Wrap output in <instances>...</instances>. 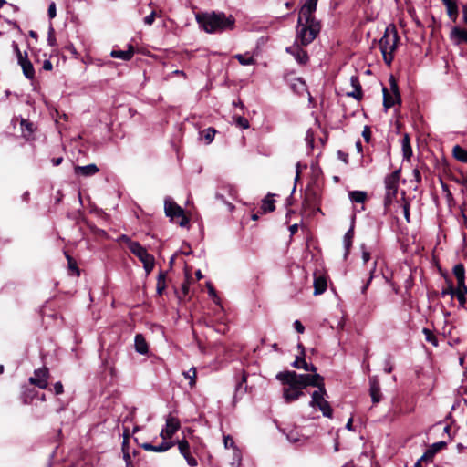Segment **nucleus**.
I'll use <instances>...</instances> for the list:
<instances>
[{"label":"nucleus","instance_id":"31","mask_svg":"<svg viewBox=\"0 0 467 467\" xmlns=\"http://www.w3.org/2000/svg\"><path fill=\"white\" fill-rule=\"evenodd\" d=\"M452 153L456 160H458L463 163L467 162V150H465L461 146H459V145L454 146L453 150H452Z\"/></svg>","mask_w":467,"mask_h":467},{"label":"nucleus","instance_id":"2","mask_svg":"<svg viewBox=\"0 0 467 467\" xmlns=\"http://www.w3.org/2000/svg\"><path fill=\"white\" fill-rule=\"evenodd\" d=\"M296 371L286 370L276 374L275 378L283 384V398L285 403H291L297 400L304 395V387L300 380L294 377Z\"/></svg>","mask_w":467,"mask_h":467},{"label":"nucleus","instance_id":"24","mask_svg":"<svg viewBox=\"0 0 467 467\" xmlns=\"http://www.w3.org/2000/svg\"><path fill=\"white\" fill-rule=\"evenodd\" d=\"M22 67L24 76L28 79H33L35 78V69L32 63L27 59V57L18 62Z\"/></svg>","mask_w":467,"mask_h":467},{"label":"nucleus","instance_id":"29","mask_svg":"<svg viewBox=\"0 0 467 467\" xmlns=\"http://www.w3.org/2000/svg\"><path fill=\"white\" fill-rule=\"evenodd\" d=\"M348 197L352 202L363 203L367 199V193L363 191H351Z\"/></svg>","mask_w":467,"mask_h":467},{"label":"nucleus","instance_id":"54","mask_svg":"<svg viewBox=\"0 0 467 467\" xmlns=\"http://www.w3.org/2000/svg\"><path fill=\"white\" fill-rule=\"evenodd\" d=\"M53 391L56 395H60L64 391L63 385L60 381L56 382L53 387Z\"/></svg>","mask_w":467,"mask_h":467},{"label":"nucleus","instance_id":"5","mask_svg":"<svg viewBox=\"0 0 467 467\" xmlns=\"http://www.w3.org/2000/svg\"><path fill=\"white\" fill-rule=\"evenodd\" d=\"M400 170H396L390 174L387 175L384 181L385 183V198L384 205L388 208L396 198L398 193L399 181H400Z\"/></svg>","mask_w":467,"mask_h":467},{"label":"nucleus","instance_id":"55","mask_svg":"<svg viewBox=\"0 0 467 467\" xmlns=\"http://www.w3.org/2000/svg\"><path fill=\"white\" fill-rule=\"evenodd\" d=\"M362 136L367 142H369L371 138V130L368 126H365L362 131Z\"/></svg>","mask_w":467,"mask_h":467},{"label":"nucleus","instance_id":"13","mask_svg":"<svg viewBox=\"0 0 467 467\" xmlns=\"http://www.w3.org/2000/svg\"><path fill=\"white\" fill-rule=\"evenodd\" d=\"M285 50L287 53L291 54L301 65H304L308 61L309 57L307 52L298 46L288 47Z\"/></svg>","mask_w":467,"mask_h":467},{"label":"nucleus","instance_id":"39","mask_svg":"<svg viewBox=\"0 0 467 467\" xmlns=\"http://www.w3.org/2000/svg\"><path fill=\"white\" fill-rule=\"evenodd\" d=\"M178 449L180 453L184 456L190 452V444L186 440H182L178 441Z\"/></svg>","mask_w":467,"mask_h":467},{"label":"nucleus","instance_id":"27","mask_svg":"<svg viewBox=\"0 0 467 467\" xmlns=\"http://www.w3.org/2000/svg\"><path fill=\"white\" fill-rule=\"evenodd\" d=\"M353 238H354V228H353V226H351L349 228V230L344 235L343 243H344V247H345V254H344L345 258H347V256L349 254V250L352 245Z\"/></svg>","mask_w":467,"mask_h":467},{"label":"nucleus","instance_id":"38","mask_svg":"<svg viewBox=\"0 0 467 467\" xmlns=\"http://www.w3.org/2000/svg\"><path fill=\"white\" fill-rule=\"evenodd\" d=\"M233 452V462H231L232 467H240L241 461H242V454L241 451L238 450L237 447L234 448Z\"/></svg>","mask_w":467,"mask_h":467},{"label":"nucleus","instance_id":"34","mask_svg":"<svg viewBox=\"0 0 467 467\" xmlns=\"http://www.w3.org/2000/svg\"><path fill=\"white\" fill-rule=\"evenodd\" d=\"M215 133L216 130L214 128L210 127L208 129L203 130L201 132V136L207 144H210L213 140Z\"/></svg>","mask_w":467,"mask_h":467},{"label":"nucleus","instance_id":"58","mask_svg":"<svg viewBox=\"0 0 467 467\" xmlns=\"http://www.w3.org/2000/svg\"><path fill=\"white\" fill-rule=\"evenodd\" d=\"M215 197H216V199L221 200L222 202H223L229 207V210H233L234 208V206L232 203L227 202L224 200L223 195L222 193L216 192Z\"/></svg>","mask_w":467,"mask_h":467},{"label":"nucleus","instance_id":"10","mask_svg":"<svg viewBox=\"0 0 467 467\" xmlns=\"http://www.w3.org/2000/svg\"><path fill=\"white\" fill-rule=\"evenodd\" d=\"M179 428L180 421L176 418L169 416L166 419L165 428L161 430L160 436L163 440L171 439L172 435L178 431Z\"/></svg>","mask_w":467,"mask_h":467},{"label":"nucleus","instance_id":"20","mask_svg":"<svg viewBox=\"0 0 467 467\" xmlns=\"http://www.w3.org/2000/svg\"><path fill=\"white\" fill-rule=\"evenodd\" d=\"M327 396V390L325 387H321L319 389L315 390L311 395V400L309 402V406L315 408L320 402L325 400V398Z\"/></svg>","mask_w":467,"mask_h":467},{"label":"nucleus","instance_id":"4","mask_svg":"<svg viewBox=\"0 0 467 467\" xmlns=\"http://www.w3.org/2000/svg\"><path fill=\"white\" fill-rule=\"evenodd\" d=\"M398 41L399 36L395 26H388L385 29L384 35L379 42L383 60L388 66H389L393 61V53L397 48Z\"/></svg>","mask_w":467,"mask_h":467},{"label":"nucleus","instance_id":"47","mask_svg":"<svg viewBox=\"0 0 467 467\" xmlns=\"http://www.w3.org/2000/svg\"><path fill=\"white\" fill-rule=\"evenodd\" d=\"M389 83H390V91L389 92L395 93L396 98L399 99V94H400L399 87H398V84L393 77L390 78Z\"/></svg>","mask_w":467,"mask_h":467},{"label":"nucleus","instance_id":"30","mask_svg":"<svg viewBox=\"0 0 467 467\" xmlns=\"http://www.w3.org/2000/svg\"><path fill=\"white\" fill-rule=\"evenodd\" d=\"M466 295H467V285L465 283L463 285H458V290H456V294L454 296L457 297L459 304L461 306H464L466 303Z\"/></svg>","mask_w":467,"mask_h":467},{"label":"nucleus","instance_id":"61","mask_svg":"<svg viewBox=\"0 0 467 467\" xmlns=\"http://www.w3.org/2000/svg\"><path fill=\"white\" fill-rule=\"evenodd\" d=\"M119 240L126 243L128 247L130 248V245L131 243H136L135 241H131L130 238L125 234H122L120 237H119Z\"/></svg>","mask_w":467,"mask_h":467},{"label":"nucleus","instance_id":"21","mask_svg":"<svg viewBox=\"0 0 467 467\" xmlns=\"http://www.w3.org/2000/svg\"><path fill=\"white\" fill-rule=\"evenodd\" d=\"M314 295H321L323 294L327 287V279L322 275H315L314 278Z\"/></svg>","mask_w":467,"mask_h":467},{"label":"nucleus","instance_id":"33","mask_svg":"<svg viewBox=\"0 0 467 467\" xmlns=\"http://www.w3.org/2000/svg\"><path fill=\"white\" fill-rule=\"evenodd\" d=\"M275 209V201L267 195L264 200L261 206V210L264 213L273 212Z\"/></svg>","mask_w":467,"mask_h":467},{"label":"nucleus","instance_id":"63","mask_svg":"<svg viewBox=\"0 0 467 467\" xmlns=\"http://www.w3.org/2000/svg\"><path fill=\"white\" fill-rule=\"evenodd\" d=\"M165 289V283H161V281L157 284V292L158 294H161L163 290Z\"/></svg>","mask_w":467,"mask_h":467},{"label":"nucleus","instance_id":"51","mask_svg":"<svg viewBox=\"0 0 467 467\" xmlns=\"http://www.w3.org/2000/svg\"><path fill=\"white\" fill-rule=\"evenodd\" d=\"M360 248L362 250L363 262L366 264L370 259V253L367 250L366 245L364 244H361Z\"/></svg>","mask_w":467,"mask_h":467},{"label":"nucleus","instance_id":"1","mask_svg":"<svg viewBox=\"0 0 467 467\" xmlns=\"http://www.w3.org/2000/svg\"><path fill=\"white\" fill-rule=\"evenodd\" d=\"M195 17L199 26L208 34H221L233 30L235 26L234 17L223 12H202Z\"/></svg>","mask_w":467,"mask_h":467},{"label":"nucleus","instance_id":"19","mask_svg":"<svg viewBox=\"0 0 467 467\" xmlns=\"http://www.w3.org/2000/svg\"><path fill=\"white\" fill-rule=\"evenodd\" d=\"M134 53V47L131 45H129L128 50H112L110 52V57L113 58L129 61L132 58Z\"/></svg>","mask_w":467,"mask_h":467},{"label":"nucleus","instance_id":"44","mask_svg":"<svg viewBox=\"0 0 467 467\" xmlns=\"http://www.w3.org/2000/svg\"><path fill=\"white\" fill-rule=\"evenodd\" d=\"M157 13L155 10H151L150 13L143 18V22L146 26H151L154 23Z\"/></svg>","mask_w":467,"mask_h":467},{"label":"nucleus","instance_id":"57","mask_svg":"<svg viewBox=\"0 0 467 467\" xmlns=\"http://www.w3.org/2000/svg\"><path fill=\"white\" fill-rule=\"evenodd\" d=\"M47 41H48V44L50 46H54L55 43H56V38L54 36V29H53V27H50V29H49Z\"/></svg>","mask_w":467,"mask_h":467},{"label":"nucleus","instance_id":"62","mask_svg":"<svg viewBox=\"0 0 467 467\" xmlns=\"http://www.w3.org/2000/svg\"><path fill=\"white\" fill-rule=\"evenodd\" d=\"M63 161V158L62 157H58V158H53L51 160V162L54 166H58L62 163Z\"/></svg>","mask_w":467,"mask_h":467},{"label":"nucleus","instance_id":"22","mask_svg":"<svg viewBox=\"0 0 467 467\" xmlns=\"http://www.w3.org/2000/svg\"><path fill=\"white\" fill-rule=\"evenodd\" d=\"M443 5L446 6L447 14L449 17L456 22L458 18V5L454 0H441Z\"/></svg>","mask_w":467,"mask_h":467},{"label":"nucleus","instance_id":"16","mask_svg":"<svg viewBox=\"0 0 467 467\" xmlns=\"http://www.w3.org/2000/svg\"><path fill=\"white\" fill-rule=\"evenodd\" d=\"M383 106L386 109H390L396 103H400V95L399 94V99L396 98L395 93L389 92L387 88H383Z\"/></svg>","mask_w":467,"mask_h":467},{"label":"nucleus","instance_id":"17","mask_svg":"<svg viewBox=\"0 0 467 467\" xmlns=\"http://www.w3.org/2000/svg\"><path fill=\"white\" fill-rule=\"evenodd\" d=\"M447 443L445 441H438L433 443L421 456L420 460L431 461L433 456L441 449L445 448Z\"/></svg>","mask_w":467,"mask_h":467},{"label":"nucleus","instance_id":"52","mask_svg":"<svg viewBox=\"0 0 467 467\" xmlns=\"http://www.w3.org/2000/svg\"><path fill=\"white\" fill-rule=\"evenodd\" d=\"M47 15L50 19H53L57 16L56 4L54 2L49 4Z\"/></svg>","mask_w":467,"mask_h":467},{"label":"nucleus","instance_id":"32","mask_svg":"<svg viewBox=\"0 0 467 467\" xmlns=\"http://www.w3.org/2000/svg\"><path fill=\"white\" fill-rule=\"evenodd\" d=\"M317 407L321 410L324 417L332 418L333 410L328 401L325 400L322 402H320Z\"/></svg>","mask_w":467,"mask_h":467},{"label":"nucleus","instance_id":"12","mask_svg":"<svg viewBox=\"0 0 467 467\" xmlns=\"http://www.w3.org/2000/svg\"><path fill=\"white\" fill-rule=\"evenodd\" d=\"M450 37L455 45L467 44V29L454 26L451 30Z\"/></svg>","mask_w":467,"mask_h":467},{"label":"nucleus","instance_id":"35","mask_svg":"<svg viewBox=\"0 0 467 467\" xmlns=\"http://www.w3.org/2000/svg\"><path fill=\"white\" fill-rule=\"evenodd\" d=\"M402 151L404 158L409 159L412 155V150L410 143V138L406 134L402 139Z\"/></svg>","mask_w":467,"mask_h":467},{"label":"nucleus","instance_id":"40","mask_svg":"<svg viewBox=\"0 0 467 467\" xmlns=\"http://www.w3.org/2000/svg\"><path fill=\"white\" fill-rule=\"evenodd\" d=\"M174 445L172 441L164 440L160 445L155 446V452H163L171 449Z\"/></svg>","mask_w":467,"mask_h":467},{"label":"nucleus","instance_id":"11","mask_svg":"<svg viewBox=\"0 0 467 467\" xmlns=\"http://www.w3.org/2000/svg\"><path fill=\"white\" fill-rule=\"evenodd\" d=\"M317 10V4L306 0L299 10L298 18L305 19L307 21L317 20L314 16V13Z\"/></svg>","mask_w":467,"mask_h":467},{"label":"nucleus","instance_id":"15","mask_svg":"<svg viewBox=\"0 0 467 467\" xmlns=\"http://www.w3.org/2000/svg\"><path fill=\"white\" fill-rule=\"evenodd\" d=\"M369 394L374 404L379 403L381 400V389L376 377H371L369 379Z\"/></svg>","mask_w":467,"mask_h":467},{"label":"nucleus","instance_id":"14","mask_svg":"<svg viewBox=\"0 0 467 467\" xmlns=\"http://www.w3.org/2000/svg\"><path fill=\"white\" fill-rule=\"evenodd\" d=\"M99 171L98 166L94 163L88 164L86 166L77 165L74 167V173L78 176L90 177Z\"/></svg>","mask_w":467,"mask_h":467},{"label":"nucleus","instance_id":"49","mask_svg":"<svg viewBox=\"0 0 467 467\" xmlns=\"http://www.w3.org/2000/svg\"><path fill=\"white\" fill-rule=\"evenodd\" d=\"M423 333L424 335L426 336V340L428 342H431V343H433L434 345H436V338L435 337L432 335L431 331L428 328H423Z\"/></svg>","mask_w":467,"mask_h":467},{"label":"nucleus","instance_id":"45","mask_svg":"<svg viewBox=\"0 0 467 467\" xmlns=\"http://www.w3.org/2000/svg\"><path fill=\"white\" fill-rule=\"evenodd\" d=\"M186 379H190V385L192 387L195 384L196 369L192 368L189 371L184 373Z\"/></svg>","mask_w":467,"mask_h":467},{"label":"nucleus","instance_id":"53","mask_svg":"<svg viewBox=\"0 0 467 467\" xmlns=\"http://www.w3.org/2000/svg\"><path fill=\"white\" fill-rule=\"evenodd\" d=\"M183 457L190 466H192V467L197 466V464H198L197 460L194 457H192L190 452L188 454H185Z\"/></svg>","mask_w":467,"mask_h":467},{"label":"nucleus","instance_id":"6","mask_svg":"<svg viewBox=\"0 0 467 467\" xmlns=\"http://www.w3.org/2000/svg\"><path fill=\"white\" fill-rule=\"evenodd\" d=\"M164 211L166 216L170 217L171 220L178 217L181 220L178 222V224L181 227H185L189 223V219L185 216L183 209L179 206L171 197H166L164 200Z\"/></svg>","mask_w":467,"mask_h":467},{"label":"nucleus","instance_id":"60","mask_svg":"<svg viewBox=\"0 0 467 467\" xmlns=\"http://www.w3.org/2000/svg\"><path fill=\"white\" fill-rule=\"evenodd\" d=\"M141 448L145 451L155 452V445H152L151 443L145 442L141 444Z\"/></svg>","mask_w":467,"mask_h":467},{"label":"nucleus","instance_id":"18","mask_svg":"<svg viewBox=\"0 0 467 467\" xmlns=\"http://www.w3.org/2000/svg\"><path fill=\"white\" fill-rule=\"evenodd\" d=\"M350 84L353 88L352 91H348L347 95L352 97L358 100L362 98V88L358 76H352L350 78Z\"/></svg>","mask_w":467,"mask_h":467},{"label":"nucleus","instance_id":"64","mask_svg":"<svg viewBox=\"0 0 467 467\" xmlns=\"http://www.w3.org/2000/svg\"><path fill=\"white\" fill-rule=\"evenodd\" d=\"M53 67L52 63L49 60H45L43 64V69L51 70Z\"/></svg>","mask_w":467,"mask_h":467},{"label":"nucleus","instance_id":"23","mask_svg":"<svg viewBox=\"0 0 467 467\" xmlns=\"http://www.w3.org/2000/svg\"><path fill=\"white\" fill-rule=\"evenodd\" d=\"M135 350L141 355H145L149 351L148 344L141 334H137L134 339Z\"/></svg>","mask_w":467,"mask_h":467},{"label":"nucleus","instance_id":"36","mask_svg":"<svg viewBox=\"0 0 467 467\" xmlns=\"http://www.w3.org/2000/svg\"><path fill=\"white\" fill-rule=\"evenodd\" d=\"M247 376L245 373H243L241 380L236 384L235 387V393L234 395V401H236L238 399V394L241 392V394H244L246 391V386L243 389V384L246 382Z\"/></svg>","mask_w":467,"mask_h":467},{"label":"nucleus","instance_id":"26","mask_svg":"<svg viewBox=\"0 0 467 467\" xmlns=\"http://www.w3.org/2000/svg\"><path fill=\"white\" fill-rule=\"evenodd\" d=\"M20 126L23 137H25L26 139H29L35 130L34 124L27 119H21Z\"/></svg>","mask_w":467,"mask_h":467},{"label":"nucleus","instance_id":"48","mask_svg":"<svg viewBox=\"0 0 467 467\" xmlns=\"http://www.w3.org/2000/svg\"><path fill=\"white\" fill-rule=\"evenodd\" d=\"M223 444L226 449L228 448H235L234 441L230 435L223 436Z\"/></svg>","mask_w":467,"mask_h":467},{"label":"nucleus","instance_id":"50","mask_svg":"<svg viewBox=\"0 0 467 467\" xmlns=\"http://www.w3.org/2000/svg\"><path fill=\"white\" fill-rule=\"evenodd\" d=\"M207 287L210 297L213 300V302L217 303L218 296L214 287L210 283L207 284Z\"/></svg>","mask_w":467,"mask_h":467},{"label":"nucleus","instance_id":"42","mask_svg":"<svg viewBox=\"0 0 467 467\" xmlns=\"http://www.w3.org/2000/svg\"><path fill=\"white\" fill-rule=\"evenodd\" d=\"M402 201H403V203H402V210H403V214H404V217L407 221V223H410V202L407 201L404 197L402 198Z\"/></svg>","mask_w":467,"mask_h":467},{"label":"nucleus","instance_id":"25","mask_svg":"<svg viewBox=\"0 0 467 467\" xmlns=\"http://www.w3.org/2000/svg\"><path fill=\"white\" fill-rule=\"evenodd\" d=\"M292 366L298 369H304L306 371L316 372L317 368L313 364H308L306 359L302 357H296V360L292 363Z\"/></svg>","mask_w":467,"mask_h":467},{"label":"nucleus","instance_id":"37","mask_svg":"<svg viewBox=\"0 0 467 467\" xmlns=\"http://www.w3.org/2000/svg\"><path fill=\"white\" fill-rule=\"evenodd\" d=\"M234 57L238 60V62L241 65L244 66L253 65L255 62L254 57L249 55L237 54L234 56Z\"/></svg>","mask_w":467,"mask_h":467},{"label":"nucleus","instance_id":"46","mask_svg":"<svg viewBox=\"0 0 467 467\" xmlns=\"http://www.w3.org/2000/svg\"><path fill=\"white\" fill-rule=\"evenodd\" d=\"M234 120H235V123L243 128V129H248L249 128V121L247 120V119L244 118V117H241V116H238V117H235L234 118Z\"/></svg>","mask_w":467,"mask_h":467},{"label":"nucleus","instance_id":"43","mask_svg":"<svg viewBox=\"0 0 467 467\" xmlns=\"http://www.w3.org/2000/svg\"><path fill=\"white\" fill-rule=\"evenodd\" d=\"M376 265H377V262L375 261V262L373 263V266H372V268L370 269V276H369L368 280V281L366 282V284H364V285L361 287V293H362V294H365V293H366V291L368 290V286H369V285H370V282H371V280H372V278H373V273H374V271H375V269H376Z\"/></svg>","mask_w":467,"mask_h":467},{"label":"nucleus","instance_id":"7","mask_svg":"<svg viewBox=\"0 0 467 467\" xmlns=\"http://www.w3.org/2000/svg\"><path fill=\"white\" fill-rule=\"evenodd\" d=\"M130 252L135 254L143 264V268L147 274H150L154 267V257L150 254L147 250L138 242L131 243L130 245Z\"/></svg>","mask_w":467,"mask_h":467},{"label":"nucleus","instance_id":"28","mask_svg":"<svg viewBox=\"0 0 467 467\" xmlns=\"http://www.w3.org/2000/svg\"><path fill=\"white\" fill-rule=\"evenodd\" d=\"M453 274L457 279L458 285H463L465 283V269L462 264H457L453 267Z\"/></svg>","mask_w":467,"mask_h":467},{"label":"nucleus","instance_id":"56","mask_svg":"<svg viewBox=\"0 0 467 467\" xmlns=\"http://www.w3.org/2000/svg\"><path fill=\"white\" fill-rule=\"evenodd\" d=\"M14 49H15V52L16 54L18 62L23 60L24 58L27 57L26 53H25V56L22 55L21 51L18 48L17 44H14Z\"/></svg>","mask_w":467,"mask_h":467},{"label":"nucleus","instance_id":"9","mask_svg":"<svg viewBox=\"0 0 467 467\" xmlns=\"http://www.w3.org/2000/svg\"><path fill=\"white\" fill-rule=\"evenodd\" d=\"M49 378V371L47 368L36 369L34 375L29 378V382L39 389H46Z\"/></svg>","mask_w":467,"mask_h":467},{"label":"nucleus","instance_id":"41","mask_svg":"<svg viewBox=\"0 0 467 467\" xmlns=\"http://www.w3.org/2000/svg\"><path fill=\"white\" fill-rule=\"evenodd\" d=\"M456 294V290L453 287L452 282L448 281V287L441 292V296L444 297L447 295H451L453 297Z\"/></svg>","mask_w":467,"mask_h":467},{"label":"nucleus","instance_id":"3","mask_svg":"<svg viewBox=\"0 0 467 467\" xmlns=\"http://www.w3.org/2000/svg\"><path fill=\"white\" fill-rule=\"evenodd\" d=\"M321 30L318 20H305L297 18L296 42L301 46H307L314 41Z\"/></svg>","mask_w":467,"mask_h":467},{"label":"nucleus","instance_id":"8","mask_svg":"<svg viewBox=\"0 0 467 467\" xmlns=\"http://www.w3.org/2000/svg\"><path fill=\"white\" fill-rule=\"evenodd\" d=\"M294 377L300 380L301 386L305 389L307 386L317 387L318 389L321 387H325L324 378L316 372H314V374H298L296 372Z\"/></svg>","mask_w":467,"mask_h":467},{"label":"nucleus","instance_id":"59","mask_svg":"<svg viewBox=\"0 0 467 467\" xmlns=\"http://www.w3.org/2000/svg\"><path fill=\"white\" fill-rule=\"evenodd\" d=\"M294 327L296 330V332H298L300 334L303 333L305 330L304 326L302 325V323L299 320L295 321Z\"/></svg>","mask_w":467,"mask_h":467}]
</instances>
